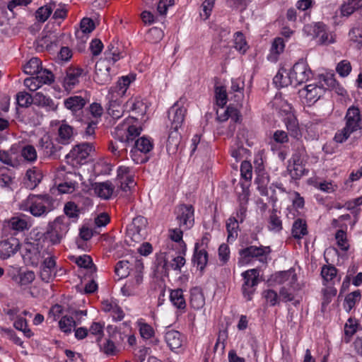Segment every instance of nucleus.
Returning <instances> with one entry per match:
<instances>
[{
	"mask_svg": "<svg viewBox=\"0 0 362 362\" xmlns=\"http://www.w3.org/2000/svg\"><path fill=\"white\" fill-rule=\"evenodd\" d=\"M288 170L292 179L299 180L305 174L306 170L303 164L296 163L294 165L289 164Z\"/></svg>",
	"mask_w": 362,
	"mask_h": 362,
	"instance_id": "49530a36",
	"label": "nucleus"
},
{
	"mask_svg": "<svg viewBox=\"0 0 362 362\" xmlns=\"http://www.w3.org/2000/svg\"><path fill=\"white\" fill-rule=\"evenodd\" d=\"M337 269L333 265H324L321 269V276L324 281L328 282L332 281L336 276Z\"/></svg>",
	"mask_w": 362,
	"mask_h": 362,
	"instance_id": "603ef678",
	"label": "nucleus"
},
{
	"mask_svg": "<svg viewBox=\"0 0 362 362\" xmlns=\"http://www.w3.org/2000/svg\"><path fill=\"white\" fill-rule=\"evenodd\" d=\"M38 147L45 156L54 159L59 158V152L62 148L61 146L54 144L49 135H44L40 139Z\"/></svg>",
	"mask_w": 362,
	"mask_h": 362,
	"instance_id": "9b49d317",
	"label": "nucleus"
},
{
	"mask_svg": "<svg viewBox=\"0 0 362 362\" xmlns=\"http://www.w3.org/2000/svg\"><path fill=\"white\" fill-rule=\"evenodd\" d=\"M75 263L80 267L90 269L92 272H96L97 268L89 255H84L76 257Z\"/></svg>",
	"mask_w": 362,
	"mask_h": 362,
	"instance_id": "37998d69",
	"label": "nucleus"
},
{
	"mask_svg": "<svg viewBox=\"0 0 362 362\" xmlns=\"http://www.w3.org/2000/svg\"><path fill=\"white\" fill-rule=\"evenodd\" d=\"M76 325V321L71 316H63L59 321V327L64 333L69 334L72 331V328Z\"/></svg>",
	"mask_w": 362,
	"mask_h": 362,
	"instance_id": "ea45409f",
	"label": "nucleus"
},
{
	"mask_svg": "<svg viewBox=\"0 0 362 362\" xmlns=\"http://www.w3.org/2000/svg\"><path fill=\"white\" fill-rule=\"evenodd\" d=\"M42 177V171L37 167H33L27 170L24 184L27 188L33 189L40 183Z\"/></svg>",
	"mask_w": 362,
	"mask_h": 362,
	"instance_id": "6ab92c4d",
	"label": "nucleus"
},
{
	"mask_svg": "<svg viewBox=\"0 0 362 362\" xmlns=\"http://www.w3.org/2000/svg\"><path fill=\"white\" fill-rule=\"evenodd\" d=\"M242 276L245 280L242 287L243 296L250 300L255 292L254 287L258 284L259 272L256 269H249L243 272Z\"/></svg>",
	"mask_w": 362,
	"mask_h": 362,
	"instance_id": "6e6552de",
	"label": "nucleus"
},
{
	"mask_svg": "<svg viewBox=\"0 0 362 362\" xmlns=\"http://www.w3.org/2000/svg\"><path fill=\"white\" fill-rule=\"evenodd\" d=\"M239 228L238 221L235 217H230L226 222V230L228 232V240H235L238 237Z\"/></svg>",
	"mask_w": 362,
	"mask_h": 362,
	"instance_id": "f704fd0d",
	"label": "nucleus"
},
{
	"mask_svg": "<svg viewBox=\"0 0 362 362\" xmlns=\"http://www.w3.org/2000/svg\"><path fill=\"white\" fill-rule=\"evenodd\" d=\"M74 128L66 123H62L58 129V139L59 144L67 145L74 139Z\"/></svg>",
	"mask_w": 362,
	"mask_h": 362,
	"instance_id": "4be33fe9",
	"label": "nucleus"
},
{
	"mask_svg": "<svg viewBox=\"0 0 362 362\" xmlns=\"http://www.w3.org/2000/svg\"><path fill=\"white\" fill-rule=\"evenodd\" d=\"M242 103L230 104L227 107V112H229V118L235 123H240L242 121V115L240 109L242 107Z\"/></svg>",
	"mask_w": 362,
	"mask_h": 362,
	"instance_id": "58836bf2",
	"label": "nucleus"
},
{
	"mask_svg": "<svg viewBox=\"0 0 362 362\" xmlns=\"http://www.w3.org/2000/svg\"><path fill=\"white\" fill-rule=\"evenodd\" d=\"M335 238L337 242L338 246L341 250L347 251L349 248V245L347 243L346 233L343 230H338L335 234Z\"/></svg>",
	"mask_w": 362,
	"mask_h": 362,
	"instance_id": "4d7b16f0",
	"label": "nucleus"
},
{
	"mask_svg": "<svg viewBox=\"0 0 362 362\" xmlns=\"http://www.w3.org/2000/svg\"><path fill=\"white\" fill-rule=\"evenodd\" d=\"M190 305L195 310L202 308L205 303V299L202 290L199 288H193L190 292Z\"/></svg>",
	"mask_w": 362,
	"mask_h": 362,
	"instance_id": "bb28decb",
	"label": "nucleus"
},
{
	"mask_svg": "<svg viewBox=\"0 0 362 362\" xmlns=\"http://www.w3.org/2000/svg\"><path fill=\"white\" fill-rule=\"evenodd\" d=\"M133 146L135 148V151H133L132 150L131 151L132 157L133 158V160L138 163L139 161L134 158V153L138 151L144 153H147L153 149V144L148 138L142 136L134 141ZM147 160L148 158L146 157L145 158L141 159L140 163H145Z\"/></svg>",
	"mask_w": 362,
	"mask_h": 362,
	"instance_id": "f3484780",
	"label": "nucleus"
},
{
	"mask_svg": "<svg viewBox=\"0 0 362 362\" xmlns=\"http://www.w3.org/2000/svg\"><path fill=\"white\" fill-rule=\"evenodd\" d=\"M141 130L142 129L141 127H137L134 125H128L124 129V139H125L126 142L132 143L136 137L140 135Z\"/></svg>",
	"mask_w": 362,
	"mask_h": 362,
	"instance_id": "4c0bfd02",
	"label": "nucleus"
},
{
	"mask_svg": "<svg viewBox=\"0 0 362 362\" xmlns=\"http://www.w3.org/2000/svg\"><path fill=\"white\" fill-rule=\"evenodd\" d=\"M277 210L273 209L269 221V229L272 231L279 232L282 230V222L276 214Z\"/></svg>",
	"mask_w": 362,
	"mask_h": 362,
	"instance_id": "c03bdc74",
	"label": "nucleus"
},
{
	"mask_svg": "<svg viewBox=\"0 0 362 362\" xmlns=\"http://www.w3.org/2000/svg\"><path fill=\"white\" fill-rule=\"evenodd\" d=\"M308 233L305 221L298 218L292 226V235L296 239H300Z\"/></svg>",
	"mask_w": 362,
	"mask_h": 362,
	"instance_id": "7c9ffc66",
	"label": "nucleus"
},
{
	"mask_svg": "<svg viewBox=\"0 0 362 362\" xmlns=\"http://www.w3.org/2000/svg\"><path fill=\"white\" fill-rule=\"evenodd\" d=\"M303 30L313 37H318L320 45H327L334 42V35L327 32V26L322 22L315 23L313 25H305Z\"/></svg>",
	"mask_w": 362,
	"mask_h": 362,
	"instance_id": "423d86ee",
	"label": "nucleus"
},
{
	"mask_svg": "<svg viewBox=\"0 0 362 362\" xmlns=\"http://www.w3.org/2000/svg\"><path fill=\"white\" fill-rule=\"evenodd\" d=\"M234 43V47L235 48V49H237L242 54H244L247 51V42L242 33L237 32L235 33Z\"/></svg>",
	"mask_w": 362,
	"mask_h": 362,
	"instance_id": "5fc2aeb1",
	"label": "nucleus"
},
{
	"mask_svg": "<svg viewBox=\"0 0 362 362\" xmlns=\"http://www.w3.org/2000/svg\"><path fill=\"white\" fill-rule=\"evenodd\" d=\"M35 278V273L32 271L20 272L16 277V281L21 286H25L32 283Z\"/></svg>",
	"mask_w": 362,
	"mask_h": 362,
	"instance_id": "8fccbe9b",
	"label": "nucleus"
},
{
	"mask_svg": "<svg viewBox=\"0 0 362 362\" xmlns=\"http://www.w3.org/2000/svg\"><path fill=\"white\" fill-rule=\"evenodd\" d=\"M208 252L205 247L199 248V243H197L194 245V254L192 257V262L197 264V267L202 274L208 262Z\"/></svg>",
	"mask_w": 362,
	"mask_h": 362,
	"instance_id": "a211bd4d",
	"label": "nucleus"
},
{
	"mask_svg": "<svg viewBox=\"0 0 362 362\" xmlns=\"http://www.w3.org/2000/svg\"><path fill=\"white\" fill-rule=\"evenodd\" d=\"M214 1L215 0H204V1L202 2V11L200 12V16L204 21L209 18L211 11L214 6Z\"/></svg>",
	"mask_w": 362,
	"mask_h": 362,
	"instance_id": "052dcab7",
	"label": "nucleus"
},
{
	"mask_svg": "<svg viewBox=\"0 0 362 362\" xmlns=\"http://www.w3.org/2000/svg\"><path fill=\"white\" fill-rule=\"evenodd\" d=\"M119 52L118 48L115 47L114 44H110L107 47V49L105 52V59L112 64H115L119 58Z\"/></svg>",
	"mask_w": 362,
	"mask_h": 362,
	"instance_id": "a18cd8bd",
	"label": "nucleus"
},
{
	"mask_svg": "<svg viewBox=\"0 0 362 362\" xmlns=\"http://www.w3.org/2000/svg\"><path fill=\"white\" fill-rule=\"evenodd\" d=\"M33 104L45 107L47 110H55L57 107L52 99L45 96L40 92L36 93L33 95Z\"/></svg>",
	"mask_w": 362,
	"mask_h": 362,
	"instance_id": "a878e982",
	"label": "nucleus"
},
{
	"mask_svg": "<svg viewBox=\"0 0 362 362\" xmlns=\"http://www.w3.org/2000/svg\"><path fill=\"white\" fill-rule=\"evenodd\" d=\"M107 332L108 337L112 339L117 346L121 345L126 337V335L118 330L117 327L113 325H108L107 327Z\"/></svg>",
	"mask_w": 362,
	"mask_h": 362,
	"instance_id": "c9c22d12",
	"label": "nucleus"
},
{
	"mask_svg": "<svg viewBox=\"0 0 362 362\" xmlns=\"http://www.w3.org/2000/svg\"><path fill=\"white\" fill-rule=\"evenodd\" d=\"M285 124L290 135L294 138H299L301 135L297 119L293 115H288L285 119Z\"/></svg>",
	"mask_w": 362,
	"mask_h": 362,
	"instance_id": "c85d7f7f",
	"label": "nucleus"
},
{
	"mask_svg": "<svg viewBox=\"0 0 362 362\" xmlns=\"http://www.w3.org/2000/svg\"><path fill=\"white\" fill-rule=\"evenodd\" d=\"M16 97L17 103L21 107H28L33 103V96L26 92H20Z\"/></svg>",
	"mask_w": 362,
	"mask_h": 362,
	"instance_id": "680f3d73",
	"label": "nucleus"
},
{
	"mask_svg": "<svg viewBox=\"0 0 362 362\" xmlns=\"http://www.w3.org/2000/svg\"><path fill=\"white\" fill-rule=\"evenodd\" d=\"M165 339L171 350L179 349L182 344V334L176 330L168 331L165 333Z\"/></svg>",
	"mask_w": 362,
	"mask_h": 362,
	"instance_id": "5701e85b",
	"label": "nucleus"
},
{
	"mask_svg": "<svg viewBox=\"0 0 362 362\" xmlns=\"http://www.w3.org/2000/svg\"><path fill=\"white\" fill-rule=\"evenodd\" d=\"M361 298V293L358 290L353 291L348 294L344 300V306L347 311H350L356 301H358Z\"/></svg>",
	"mask_w": 362,
	"mask_h": 362,
	"instance_id": "de8ad7c7",
	"label": "nucleus"
},
{
	"mask_svg": "<svg viewBox=\"0 0 362 362\" xmlns=\"http://www.w3.org/2000/svg\"><path fill=\"white\" fill-rule=\"evenodd\" d=\"M83 74V69L81 68L69 67L67 69L63 80L64 88L66 90L73 89L79 83V78Z\"/></svg>",
	"mask_w": 362,
	"mask_h": 362,
	"instance_id": "2eb2a0df",
	"label": "nucleus"
},
{
	"mask_svg": "<svg viewBox=\"0 0 362 362\" xmlns=\"http://www.w3.org/2000/svg\"><path fill=\"white\" fill-rule=\"evenodd\" d=\"M64 211L65 214L74 221L78 219L81 213L80 208L73 202H67L64 206Z\"/></svg>",
	"mask_w": 362,
	"mask_h": 362,
	"instance_id": "79ce46f5",
	"label": "nucleus"
},
{
	"mask_svg": "<svg viewBox=\"0 0 362 362\" xmlns=\"http://www.w3.org/2000/svg\"><path fill=\"white\" fill-rule=\"evenodd\" d=\"M53 201L49 194H30L26 202L30 214L34 216H41L52 209Z\"/></svg>",
	"mask_w": 362,
	"mask_h": 362,
	"instance_id": "f03ea898",
	"label": "nucleus"
},
{
	"mask_svg": "<svg viewBox=\"0 0 362 362\" xmlns=\"http://www.w3.org/2000/svg\"><path fill=\"white\" fill-rule=\"evenodd\" d=\"M215 95L217 105L223 107L227 102V93L225 87L216 86L215 88Z\"/></svg>",
	"mask_w": 362,
	"mask_h": 362,
	"instance_id": "bf43d9fd",
	"label": "nucleus"
},
{
	"mask_svg": "<svg viewBox=\"0 0 362 362\" xmlns=\"http://www.w3.org/2000/svg\"><path fill=\"white\" fill-rule=\"evenodd\" d=\"M177 220L183 230H187L194 224V209L192 205L181 204L176 209Z\"/></svg>",
	"mask_w": 362,
	"mask_h": 362,
	"instance_id": "1a4fd4ad",
	"label": "nucleus"
},
{
	"mask_svg": "<svg viewBox=\"0 0 362 362\" xmlns=\"http://www.w3.org/2000/svg\"><path fill=\"white\" fill-rule=\"evenodd\" d=\"M115 134L116 135V138L119 141L117 144L120 146L119 150L121 151L122 154L123 152L127 151V146L129 145L130 143L126 142L125 139H124V138L122 132V128L119 125L115 127Z\"/></svg>",
	"mask_w": 362,
	"mask_h": 362,
	"instance_id": "0e129e2a",
	"label": "nucleus"
},
{
	"mask_svg": "<svg viewBox=\"0 0 362 362\" xmlns=\"http://www.w3.org/2000/svg\"><path fill=\"white\" fill-rule=\"evenodd\" d=\"M37 78L43 84H51L54 81L53 74L47 69L42 68L36 74Z\"/></svg>",
	"mask_w": 362,
	"mask_h": 362,
	"instance_id": "864d4df0",
	"label": "nucleus"
},
{
	"mask_svg": "<svg viewBox=\"0 0 362 362\" xmlns=\"http://www.w3.org/2000/svg\"><path fill=\"white\" fill-rule=\"evenodd\" d=\"M290 281V284H293L297 281L296 274L294 271L289 269L288 271H281L275 274V281L279 284H283L286 281Z\"/></svg>",
	"mask_w": 362,
	"mask_h": 362,
	"instance_id": "72a5a7b5",
	"label": "nucleus"
},
{
	"mask_svg": "<svg viewBox=\"0 0 362 362\" xmlns=\"http://www.w3.org/2000/svg\"><path fill=\"white\" fill-rule=\"evenodd\" d=\"M271 248L269 246H249L240 250V255L245 259L250 258L260 257L271 252Z\"/></svg>",
	"mask_w": 362,
	"mask_h": 362,
	"instance_id": "dca6fc26",
	"label": "nucleus"
},
{
	"mask_svg": "<svg viewBox=\"0 0 362 362\" xmlns=\"http://www.w3.org/2000/svg\"><path fill=\"white\" fill-rule=\"evenodd\" d=\"M54 36L51 34L42 36L36 40V49L37 51H42L44 49L47 50L51 49L53 46H57L56 39Z\"/></svg>",
	"mask_w": 362,
	"mask_h": 362,
	"instance_id": "c756f323",
	"label": "nucleus"
},
{
	"mask_svg": "<svg viewBox=\"0 0 362 362\" xmlns=\"http://www.w3.org/2000/svg\"><path fill=\"white\" fill-rule=\"evenodd\" d=\"M41 247L37 242H25L22 245V257L24 262L37 266L41 259Z\"/></svg>",
	"mask_w": 362,
	"mask_h": 362,
	"instance_id": "0eeeda50",
	"label": "nucleus"
},
{
	"mask_svg": "<svg viewBox=\"0 0 362 362\" xmlns=\"http://www.w3.org/2000/svg\"><path fill=\"white\" fill-rule=\"evenodd\" d=\"M51 13L50 7L41 6L36 11L35 18L39 22L44 23L47 20Z\"/></svg>",
	"mask_w": 362,
	"mask_h": 362,
	"instance_id": "338daca9",
	"label": "nucleus"
},
{
	"mask_svg": "<svg viewBox=\"0 0 362 362\" xmlns=\"http://www.w3.org/2000/svg\"><path fill=\"white\" fill-rule=\"evenodd\" d=\"M337 72L342 77L347 76L351 71V63L348 60L341 61L336 67Z\"/></svg>",
	"mask_w": 362,
	"mask_h": 362,
	"instance_id": "e2e57ef3",
	"label": "nucleus"
},
{
	"mask_svg": "<svg viewBox=\"0 0 362 362\" xmlns=\"http://www.w3.org/2000/svg\"><path fill=\"white\" fill-rule=\"evenodd\" d=\"M20 246L19 240L14 237L0 241V258L2 259L9 258L17 252Z\"/></svg>",
	"mask_w": 362,
	"mask_h": 362,
	"instance_id": "ddd939ff",
	"label": "nucleus"
},
{
	"mask_svg": "<svg viewBox=\"0 0 362 362\" xmlns=\"http://www.w3.org/2000/svg\"><path fill=\"white\" fill-rule=\"evenodd\" d=\"M180 140L181 136L178 130L170 129L166 144V148L169 154L177 153Z\"/></svg>",
	"mask_w": 362,
	"mask_h": 362,
	"instance_id": "b1692460",
	"label": "nucleus"
},
{
	"mask_svg": "<svg viewBox=\"0 0 362 362\" xmlns=\"http://www.w3.org/2000/svg\"><path fill=\"white\" fill-rule=\"evenodd\" d=\"M108 113L114 119H119L122 115V109L117 103V100H112L110 103Z\"/></svg>",
	"mask_w": 362,
	"mask_h": 362,
	"instance_id": "69168bd1",
	"label": "nucleus"
},
{
	"mask_svg": "<svg viewBox=\"0 0 362 362\" xmlns=\"http://www.w3.org/2000/svg\"><path fill=\"white\" fill-rule=\"evenodd\" d=\"M93 150V146L90 143H81L76 145L66 156V158H71L77 163H83Z\"/></svg>",
	"mask_w": 362,
	"mask_h": 362,
	"instance_id": "9d476101",
	"label": "nucleus"
},
{
	"mask_svg": "<svg viewBox=\"0 0 362 362\" xmlns=\"http://www.w3.org/2000/svg\"><path fill=\"white\" fill-rule=\"evenodd\" d=\"M129 261L121 260L118 262L115 266V272L117 276L120 278H124L129 274Z\"/></svg>",
	"mask_w": 362,
	"mask_h": 362,
	"instance_id": "13d9d810",
	"label": "nucleus"
},
{
	"mask_svg": "<svg viewBox=\"0 0 362 362\" xmlns=\"http://www.w3.org/2000/svg\"><path fill=\"white\" fill-rule=\"evenodd\" d=\"M93 186L95 193L104 199H110L115 189L114 185L110 181L95 182Z\"/></svg>",
	"mask_w": 362,
	"mask_h": 362,
	"instance_id": "412c9836",
	"label": "nucleus"
},
{
	"mask_svg": "<svg viewBox=\"0 0 362 362\" xmlns=\"http://www.w3.org/2000/svg\"><path fill=\"white\" fill-rule=\"evenodd\" d=\"M64 217L58 216L54 221L49 222L45 237L49 240L52 245L59 244L69 230V226L64 222Z\"/></svg>",
	"mask_w": 362,
	"mask_h": 362,
	"instance_id": "7ed1b4c3",
	"label": "nucleus"
},
{
	"mask_svg": "<svg viewBox=\"0 0 362 362\" xmlns=\"http://www.w3.org/2000/svg\"><path fill=\"white\" fill-rule=\"evenodd\" d=\"M186 99L181 98L168 110V119L170 122V129L178 130L185 121L187 108L184 106Z\"/></svg>",
	"mask_w": 362,
	"mask_h": 362,
	"instance_id": "20e7f679",
	"label": "nucleus"
},
{
	"mask_svg": "<svg viewBox=\"0 0 362 362\" xmlns=\"http://www.w3.org/2000/svg\"><path fill=\"white\" fill-rule=\"evenodd\" d=\"M147 219L141 216L135 217L133 219L132 228L129 229V233L132 235V238L135 241H139L144 238L146 234Z\"/></svg>",
	"mask_w": 362,
	"mask_h": 362,
	"instance_id": "4468645a",
	"label": "nucleus"
},
{
	"mask_svg": "<svg viewBox=\"0 0 362 362\" xmlns=\"http://www.w3.org/2000/svg\"><path fill=\"white\" fill-rule=\"evenodd\" d=\"M169 233H170L169 236H170V239L173 241H174L175 243L179 244V245L181 247V252L180 253L182 255H185V252H186L187 247H186V244L185 243V242L182 240V235H183L182 230L181 228L171 229L169 230Z\"/></svg>",
	"mask_w": 362,
	"mask_h": 362,
	"instance_id": "473e14b6",
	"label": "nucleus"
},
{
	"mask_svg": "<svg viewBox=\"0 0 362 362\" xmlns=\"http://www.w3.org/2000/svg\"><path fill=\"white\" fill-rule=\"evenodd\" d=\"M325 88L323 84L318 86L317 84H310L300 90V93L305 96L306 100L310 103H315L323 95Z\"/></svg>",
	"mask_w": 362,
	"mask_h": 362,
	"instance_id": "aec40b11",
	"label": "nucleus"
},
{
	"mask_svg": "<svg viewBox=\"0 0 362 362\" xmlns=\"http://www.w3.org/2000/svg\"><path fill=\"white\" fill-rule=\"evenodd\" d=\"M110 63L106 59H100L96 62L94 81L97 83L104 85L110 81Z\"/></svg>",
	"mask_w": 362,
	"mask_h": 362,
	"instance_id": "f8f14e48",
	"label": "nucleus"
},
{
	"mask_svg": "<svg viewBox=\"0 0 362 362\" xmlns=\"http://www.w3.org/2000/svg\"><path fill=\"white\" fill-rule=\"evenodd\" d=\"M86 100L79 95L71 96L66 98L64 102V106L72 112L81 110L86 104Z\"/></svg>",
	"mask_w": 362,
	"mask_h": 362,
	"instance_id": "393cba45",
	"label": "nucleus"
},
{
	"mask_svg": "<svg viewBox=\"0 0 362 362\" xmlns=\"http://www.w3.org/2000/svg\"><path fill=\"white\" fill-rule=\"evenodd\" d=\"M41 61L37 57H33L24 66V72L29 75H35L41 69Z\"/></svg>",
	"mask_w": 362,
	"mask_h": 362,
	"instance_id": "e433bc0d",
	"label": "nucleus"
},
{
	"mask_svg": "<svg viewBox=\"0 0 362 362\" xmlns=\"http://www.w3.org/2000/svg\"><path fill=\"white\" fill-rule=\"evenodd\" d=\"M164 36L162 29L157 27H153L149 29L147 33V39L151 42L156 43L160 42Z\"/></svg>",
	"mask_w": 362,
	"mask_h": 362,
	"instance_id": "6e6d98bb",
	"label": "nucleus"
},
{
	"mask_svg": "<svg viewBox=\"0 0 362 362\" xmlns=\"http://www.w3.org/2000/svg\"><path fill=\"white\" fill-rule=\"evenodd\" d=\"M13 326L16 329L23 332L24 335L28 338L33 335L31 330L27 327L28 325L26 320L22 317L18 316L16 317V320L14 321Z\"/></svg>",
	"mask_w": 362,
	"mask_h": 362,
	"instance_id": "09e8293b",
	"label": "nucleus"
},
{
	"mask_svg": "<svg viewBox=\"0 0 362 362\" xmlns=\"http://www.w3.org/2000/svg\"><path fill=\"white\" fill-rule=\"evenodd\" d=\"M170 300L177 308L180 310H185L186 308V302L183 296V291L181 288H177L171 291L170 294Z\"/></svg>",
	"mask_w": 362,
	"mask_h": 362,
	"instance_id": "cd10ccee",
	"label": "nucleus"
},
{
	"mask_svg": "<svg viewBox=\"0 0 362 362\" xmlns=\"http://www.w3.org/2000/svg\"><path fill=\"white\" fill-rule=\"evenodd\" d=\"M312 71L308 65L303 59L296 62L289 72V81L291 85L296 86L306 82Z\"/></svg>",
	"mask_w": 362,
	"mask_h": 362,
	"instance_id": "39448f33",
	"label": "nucleus"
},
{
	"mask_svg": "<svg viewBox=\"0 0 362 362\" xmlns=\"http://www.w3.org/2000/svg\"><path fill=\"white\" fill-rule=\"evenodd\" d=\"M21 156L28 162L33 163L37 160V151L32 145H26L21 151Z\"/></svg>",
	"mask_w": 362,
	"mask_h": 362,
	"instance_id": "a19ab883",
	"label": "nucleus"
},
{
	"mask_svg": "<svg viewBox=\"0 0 362 362\" xmlns=\"http://www.w3.org/2000/svg\"><path fill=\"white\" fill-rule=\"evenodd\" d=\"M350 40L356 44L358 48L362 47V30L360 28H353L349 32Z\"/></svg>",
	"mask_w": 362,
	"mask_h": 362,
	"instance_id": "774afa93",
	"label": "nucleus"
},
{
	"mask_svg": "<svg viewBox=\"0 0 362 362\" xmlns=\"http://www.w3.org/2000/svg\"><path fill=\"white\" fill-rule=\"evenodd\" d=\"M344 119L345 127L334 136V140L337 143L345 141L352 133L362 129V115L358 107L354 105L349 107Z\"/></svg>",
	"mask_w": 362,
	"mask_h": 362,
	"instance_id": "f257e3e1",
	"label": "nucleus"
},
{
	"mask_svg": "<svg viewBox=\"0 0 362 362\" xmlns=\"http://www.w3.org/2000/svg\"><path fill=\"white\" fill-rule=\"evenodd\" d=\"M362 0H348L341 6V13L344 16H349L361 6Z\"/></svg>",
	"mask_w": 362,
	"mask_h": 362,
	"instance_id": "2f4dec72",
	"label": "nucleus"
},
{
	"mask_svg": "<svg viewBox=\"0 0 362 362\" xmlns=\"http://www.w3.org/2000/svg\"><path fill=\"white\" fill-rule=\"evenodd\" d=\"M8 226L13 230L23 231L28 228V223L19 217H13L8 221Z\"/></svg>",
	"mask_w": 362,
	"mask_h": 362,
	"instance_id": "3c124183",
	"label": "nucleus"
}]
</instances>
